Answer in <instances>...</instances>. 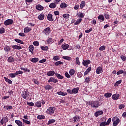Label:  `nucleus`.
<instances>
[{
	"label": "nucleus",
	"instance_id": "f257e3e1",
	"mask_svg": "<svg viewBox=\"0 0 126 126\" xmlns=\"http://www.w3.org/2000/svg\"><path fill=\"white\" fill-rule=\"evenodd\" d=\"M87 106H91L94 109H97L100 106V102L98 101H89L87 103Z\"/></svg>",
	"mask_w": 126,
	"mask_h": 126
},
{
	"label": "nucleus",
	"instance_id": "f03ea898",
	"mask_svg": "<svg viewBox=\"0 0 126 126\" xmlns=\"http://www.w3.org/2000/svg\"><path fill=\"white\" fill-rule=\"evenodd\" d=\"M56 111V108L55 107H50L46 110V114L48 115H54Z\"/></svg>",
	"mask_w": 126,
	"mask_h": 126
},
{
	"label": "nucleus",
	"instance_id": "7ed1b4c3",
	"mask_svg": "<svg viewBox=\"0 0 126 126\" xmlns=\"http://www.w3.org/2000/svg\"><path fill=\"white\" fill-rule=\"evenodd\" d=\"M112 121L113 122V126H117L118 125H119V123H120V119L118 118L117 117H114L112 119Z\"/></svg>",
	"mask_w": 126,
	"mask_h": 126
},
{
	"label": "nucleus",
	"instance_id": "20e7f679",
	"mask_svg": "<svg viewBox=\"0 0 126 126\" xmlns=\"http://www.w3.org/2000/svg\"><path fill=\"white\" fill-rule=\"evenodd\" d=\"M12 23H13V20L12 19H7L4 22V24L5 25V26L11 25Z\"/></svg>",
	"mask_w": 126,
	"mask_h": 126
},
{
	"label": "nucleus",
	"instance_id": "39448f33",
	"mask_svg": "<svg viewBox=\"0 0 126 126\" xmlns=\"http://www.w3.org/2000/svg\"><path fill=\"white\" fill-rule=\"evenodd\" d=\"M44 33H45V35H49L51 33V29L48 27L45 29L43 31Z\"/></svg>",
	"mask_w": 126,
	"mask_h": 126
},
{
	"label": "nucleus",
	"instance_id": "423d86ee",
	"mask_svg": "<svg viewBox=\"0 0 126 126\" xmlns=\"http://www.w3.org/2000/svg\"><path fill=\"white\" fill-rule=\"evenodd\" d=\"M120 98V94H115L112 95V98L113 100H119Z\"/></svg>",
	"mask_w": 126,
	"mask_h": 126
},
{
	"label": "nucleus",
	"instance_id": "0eeeda50",
	"mask_svg": "<svg viewBox=\"0 0 126 126\" xmlns=\"http://www.w3.org/2000/svg\"><path fill=\"white\" fill-rule=\"evenodd\" d=\"M71 121H73V123H77V122L80 121V118L79 116H76L73 118V120H71Z\"/></svg>",
	"mask_w": 126,
	"mask_h": 126
},
{
	"label": "nucleus",
	"instance_id": "6e6552de",
	"mask_svg": "<svg viewBox=\"0 0 126 126\" xmlns=\"http://www.w3.org/2000/svg\"><path fill=\"white\" fill-rule=\"evenodd\" d=\"M91 63V62L89 60H87L86 61L83 60V64L84 65V66H86V65H88V64H90V63Z\"/></svg>",
	"mask_w": 126,
	"mask_h": 126
},
{
	"label": "nucleus",
	"instance_id": "1a4fd4ad",
	"mask_svg": "<svg viewBox=\"0 0 126 126\" xmlns=\"http://www.w3.org/2000/svg\"><path fill=\"white\" fill-rule=\"evenodd\" d=\"M62 48L63 50H67L69 48V45L66 43H63L62 45Z\"/></svg>",
	"mask_w": 126,
	"mask_h": 126
},
{
	"label": "nucleus",
	"instance_id": "9d476101",
	"mask_svg": "<svg viewBox=\"0 0 126 126\" xmlns=\"http://www.w3.org/2000/svg\"><path fill=\"white\" fill-rule=\"evenodd\" d=\"M103 72V69L102 67L99 66L96 68V73L97 74H100V73H102Z\"/></svg>",
	"mask_w": 126,
	"mask_h": 126
},
{
	"label": "nucleus",
	"instance_id": "9b49d317",
	"mask_svg": "<svg viewBox=\"0 0 126 126\" xmlns=\"http://www.w3.org/2000/svg\"><path fill=\"white\" fill-rule=\"evenodd\" d=\"M58 81V80L53 77L49 78V80H48V82H54V83H57Z\"/></svg>",
	"mask_w": 126,
	"mask_h": 126
},
{
	"label": "nucleus",
	"instance_id": "f8f14e48",
	"mask_svg": "<svg viewBox=\"0 0 126 126\" xmlns=\"http://www.w3.org/2000/svg\"><path fill=\"white\" fill-rule=\"evenodd\" d=\"M29 50L32 55L34 54V46L33 45L29 46Z\"/></svg>",
	"mask_w": 126,
	"mask_h": 126
},
{
	"label": "nucleus",
	"instance_id": "ddd939ff",
	"mask_svg": "<svg viewBox=\"0 0 126 126\" xmlns=\"http://www.w3.org/2000/svg\"><path fill=\"white\" fill-rule=\"evenodd\" d=\"M22 96L24 99H26V98L29 96V94L26 93V92H24L22 94Z\"/></svg>",
	"mask_w": 126,
	"mask_h": 126
},
{
	"label": "nucleus",
	"instance_id": "4468645a",
	"mask_svg": "<svg viewBox=\"0 0 126 126\" xmlns=\"http://www.w3.org/2000/svg\"><path fill=\"white\" fill-rule=\"evenodd\" d=\"M47 19L49 21H54V19H53V15H52V14H48L47 15Z\"/></svg>",
	"mask_w": 126,
	"mask_h": 126
},
{
	"label": "nucleus",
	"instance_id": "2eb2a0df",
	"mask_svg": "<svg viewBox=\"0 0 126 126\" xmlns=\"http://www.w3.org/2000/svg\"><path fill=\"white\" fill-rule=\"evenodd\" d=\"M30 61H31V62H32V63H37V62H39V58H32V59H31Z\"/></svg>",
	"mask_w": 126,
	"mask_h": 126
},
{
	"label": "nucleus",
	"instance_id": "dca6fc26",
	"mask_svg": "<svg viewBox=\"0 0 126 126\" xmlns=\"http://www.w3.org/2000/svg\"><path fill=\"white\" fill-rule=\"evenodd\" d=\"M47 75L48 76H53V75H55V71H49L47 73Z\"/></svg>",
	"mask_w": 126,
	"mask_h": 126
},
{
	"label": "nucleus",
	"instance_id": "f3484780",
	"mask_svg": "<svg viewBox=\"0 0 126 126\" xmlns=\"http://www.w3.org/2000/svg\"><path fill=\"white\" fill-rule=\"evenodd\" d=\"M47 43L48 45H50V44H52V43H54V40H53V38L51 37H48V38L47 40Z\"/></svg>",
	"mask_w": 126,
	"mask_h": 126
},
{
	"label": "nucleus",
	"instance_id": "a211bd4d",
	"mask_svg": "<svg viewBox=\"0 0 126 126\" xmlns=\"http://www.w3.org/2000/svg\"><path fill=\"white\" fill-rule=\"evenodd\" d=\"M79 90V88H75L72 89V93L73 94H77V93H78V91Z\"/></svg>",
	"mask_w": 126,
	"mask_h": 126
},
{
	"label": "nucleus",
	"instance_id": "6ab92c4d",
	"mask_svg": "<svg viewBox=\"0 0 126 126\" xmlns=\"http://www.w3.org/2000/svg\"><path fill=\"white\" fill-rule=\"evenodd\" d=\"M8 63H14V58H13L12 56L9 57L7 59Z\"/></svg>",
	"mask_w": 126,
	"mask_h": 126
},
{
	"label": "nucleus",
	"instance_id": "aec40b11",
	"mask_svg": "<svg viewBox=\"0 0 126 126\" xmlns=\"http://www.w3.org/2000/svg\"><path fill=\"white\" fill-rule=\"evenodd\" d=\"M36 9H37V10H43L44 7L40 4H38L36 6Z\"/></svg>",
	"mask_w": 126,
	"mask_h": 126
},
{
	"label": "nucleus",
	"instance_id": "412c9836",
	"mask_svg": "<svg viewBox=\"0 0 126 126\" xmlns=\"http://www.w3.org/2000/svg\"><path fill=\"white\" fill-rule=\"evenodd\" d=\"M57 94L58 95H60L61 96H66V95H67V93H63L62 91L57 92Z\"/></svg>",
	"mask_w": 126,
	"mask_h": 126
},
{
	"label": "nucleus",
	"instance_id": "4be33fe9",
	"mask_svg": "<svg viewBox=\"0 0 126 126\" xmlns=\"http://www.w3.org/2000/svg\"><path fill=\"white\" fill-rule=\"evenodd\" d=\"M12 48H13V49H15V50H21L22 49L21 48V46H20V45H13Z\"/></svg>",
	"mask_w": 126,
	"mask_h": 126
},
{
	"label": "nucleus",
	"instance_id": "5701e85b",
	"mask_svg": "<svg viewBox=\"0 0 126 126\" xmlns=\"http://www.w3.org/2000/svg\"><path fill=\"white\" fill-rule=\"evenodd\" d=\"M38 18L39 20H43L45 18V15L41 13L38 16Z\"/></svg>",
	"mask_w": 126,
	"mask_h": 126
},
{
	"label": "nucleus",
	"instance_id": "b1692460",
	"mask_svg": "<svg viewBox=\"0 0 126 126\" xmlns=\"http://www.w3.org/2000/svg\"><path fill=\"white\" fill-rule=\"evenodd\" d=\"M30 31H31V28L29 27L25 28L24 29V32L25 33H29V32H30Z\"/></svg>",
	"mask_w": 126,
	"mask_h": 126
},
{
	"label": "nucleus",
	"instance_id": "393cba45",
	"mask_svg": "<svg viewBox=\"0 0 126 126\" xmlns=\"http://www.w3.org/2000/svg\"><path fill=\"white\" fill-rule=\"evenodd\" d=\"M44 88L45 90H51V89H53V87L51 85H49L45 86Z\"/></svg>",
	"mask_w": 126,
	"mask_h": 126
},
{
	"label": "nucleus",
	"instance_id": "a878e982",
	"mask_svg": "<svg viewBox=\"0 0 126 126\" xmlns=\"http://www.w3.org/2000/svg\"><path fill=\"white\" fill-rule=\"evenodd\" d=\"M15 122L18 126H22L23 125L22 122L19 120H15Z\"/></svg>",
	"mask_w": 126,
	"mask_h": 126
},
{
	"label": "nucleus",
	"instance_id": "bb28decb",
	"mask_svg": "<svg viewBox=\"0 0 126 126\" xmlns=\"http://www.w3.org/2000/svg\"><path fill=\"white\" fill-rule=\"evenodd\" d=\"M95 117H98V116H100V115H103V111H97L95 113Z\"/></svg>",
	"mask_w": 126,
	"mask_h": 126
},
{
	"label": "nucleus",
	"instance_id": "cd10ccee",
	"mask_svg": "<svg viewBox=\"0 0 126 126\" xmlns=\"http://www.w3.org/2000/svg\"><path fill=\"white\" fill-rule=\"evenodd\" d=\"M40 48L42 51H48L49 47L48 46H41Z\"/></svg>",
	"mask_w": 126,
	"mask_h": 126
},
{
	"label": "nucleus",
	"instance_id": "c85d7f7f",
	"mask_svg": "<svg viewBox=\"0 0 126 126\" xmlns=\"http://www.w3.org/2000/svg\"><path fill=\"white\" fill-rule=\"evenodd\" d=\"M85 4H86L85 1H82L80 5V8L82 9V8H83V7L85 6Z\"/></svg>",
	"mask_w": 126,
	"mask_h": 126
},
{
	"label": "nucleus",
	"instance_id": "c756f323",
	"mask_svg": "<svg viewBox=\"0 0 126 126\" xmlns=\"http://www.w3.org/2000/svg\"><path fill=\"white\" fill-rule=\"evenodd\" d=\"M41 103L42 102H41V101H37L35 103V106H37L38 108H40V107H41L42 106Z\"/></svg>",
	"mask_w": 126,
	"mask_h": 126
},
{
	"label": "nucleus",
	"instance_id": "7c9ffc66",
	"mask_svg": "<svg viewBox=\"0 0 126 126\" xmlns=\"http://www.w3.org/2000/svg\"><path fill=\"white\" fill-rule=\"evenodd\" d=\"M55 75L59 79H63V76H62L61 74L59 73H56Z\"/></svg>",
	"mask_w": 126,
	"mask_h": 126
},
{
	"label": "nucleus",
	"instance_id": "2f4dec72",
	"mask_svg": "<svg viewBox=\"0 0 126 126\" xmlns=\"http://www.w3.org/2000/svg\"><path fill=\"white\" fill-rule=\"evenodd\" d=\"M112 96V93H105L104 94V97H105V98H110V97H111Z\"/></svg>",
	"mask_w": 126,
	"mask_h": 126
},
{
	"label": "nucleus",
	"instance_id": "473e14b6",
	"mask_svg": "<svg viewBox=\"0 0 126 126\" xmlns=\"http://www.w3.org/2000/svg\"><path fill=\"white\" fill-rule=\"evenodd\" d=\"M98 20H102V21H104L105 20V18H104V16L103 15H100L97 17Z\"/></svg>",
	"mask_w": 126,
	"mask_h": 126
},
{
	"label": "nucleus",
	"instance_id": "72a5a7b5",
	"mask_svg": "<svg viewBox=\"0 0 126 126\" xmlns=\"http://www.w3.org/2000/svg\"><path fill=\"white\" fill-rule=\"evenodd\" d=\"M20 69L21 70H24V72H29L30 71V69L27 68H23V67H21Z\"/></svg>",
	"mask_w": 126,
	"mask_h": 126
},
{
	"label": "nucleus",
	"instance_id": "f704fd0d",
	"mask_svg": "<svg viewBox=\"0 0 126 126\" xmlns=\"http://www.w3.org/2000/svg\"><path fill=\"white\" fill-rule=\"evenodd\" d=\"M82 21V19H78L76 22L74 23V25H78V24H80L81 22Z\"/></svg>",
	"mask_w": 126,
	"mask_h": 126
},
{
	"label": "nucleus",
	"instance_id": "c9c22d12",
	"mask_svg": "<svg viewBox=\"0 0 126 126\" xmlns=\"http://www.w3.org/2000/svg\"><path fill=\"white\" fill-rule=\"evenodd\" d=\"M4 78L5 81L6 82H8L9 83V84H12V81L11 80H10L9 79L5 77H4Z\"/></svg>",
	"mask_w": 126,
	"mask_h": 126
},
{
	"label": "nucleus",
	"instance_id": "e433bc0d",
	"mask_svg": "<svg viewBox=\"0 0 126 126\" xmlns=\"http://www.w3.org/2000/svg\"><path fill=\"white\" fill-rule=\"evenodd\" d=\"M77 15L79 17H80L81 18H83V17H84V15H85L84 14H83V13L79 12L78 13Z\"/></svg>",
	"mask_w": 126,
	"mask_h": 126
},
{
	"label": "nucleus",
	"instance_id": "4c0bfd02",
	"mask_svg": "<svg viewBox=\"0 0 126 126\" xmlns=\"http://www.w3.org/2000/svg\"><path fill=\"white\" fill-rule=\"evenodd\" d=\"M56 6H57V5H56L55 3H51L49 5V7H50V8H55Z\"/></svg>",
	"mask_w": 126,
	"mask_h": 126
},
{
	"label": "nucleus",
	"instance_id": "58836bf2",
	"mask_svg": "<svg viewBox=\"0 0 126 126\" xmlns=\"http://www.w3.org/2000/svg\"><path fill=\"white\" fill-rule=\"evenodd\" d=\"M69 73L71 75H73L75 73V70L73 69H71L69 72Z\"/></svg>",
	"mask_w": 126,
	"mask_h": 126
},
{
	"label": "nucleus",
	"instance_id": "ea45409f",
	"mask_svg": "<svg viewBox=\"0 0 126 126\" xmlns=\"http://www.w3.org/2000/svg\"><path fill=\"white\" fill-rule=\"evenodd\" d=\"M15 42H16L17 43H19V44H24V42H23L22 41V40H21L20 39H15Z\"/></svg>",
	"mask_w": 126,
	"mask_h": 126
},
{
	"label": "nucleus",
	"instance_id": "a19ab883",
	"mask_svg": "<svg viewBox=\"0 0 126 126\" xmlns=\"http://www.w3.org/2000/svg\"><path fill=\"white\" fill-rule=\"evenodd\" d=\"M4 50L5 52H9V51H10V47L9 46H6L4 48Z\"/></svg>",
	"mask_w": 126,
	"mask_h": 126
},
{
	"label": "nucleus",
	"instance_id": "79ce46f5",
	"mask_svg": "<svg viewBox=\"0 0 126 126\" xmlns=\"http://www.w3.org/2000/svg\"><path fill=\"white\" fill-rule=\"evenodd\" d=\"M38 120H44L45 116L44 115H38L37 116Z\"/></svg>",
	"mask_w": 126,
	"mask_h": 126
},
{
	"label": "nucleus",
	"instance_id": "37998d69",
	"mask_svg": "<svg viewBox=\"0 0 126 126\" xmlns=\"http://www.w3.org/2000/svg\"><path fill=\"white\" fill-rule=\"evenodd\" d=\"M122 83V80L117 81L114 84V86H119Z\"/></svg>",
	"mask_w": 126,
	"mask_h": 126
},
{
	"label": "nucleus",
	"instance_id": "c03bdc74",
	"mask_svg": "<svg viewBox=\"0 0 126 126\" xmlns=\"http://www.w3.org/2000/svg\"><path fill=\"white\" fill-rule=\"evenodd\" d=\"M85 83H89V82H90V77H86L85 80Z\"/></svg>",
	"mask_w": 126,
	"mask_h": 126
},
{
	"label": "nucleus",
	"instance_id": "a18cd8bd",
	"mask_svg": "<svg viewBox=\"0 0 126 126\" xmlns=\"http://www.w3.org/2000/svg\"><path fill=\"white\" fill-rule=\"evenodd\" d=\"M76 63L78 65H80V62H79V58H76Z\"/></svg>",
	"mask_w": 126,
	"mask_h": 126
},
{
	"label": "nucleus",
	"instance_id": "49530a36",
	"mask_svg": "<svg viewBox=\"0 0 126 126\" xmlns=\"http://www.w3.org/2000/svg\"><path fill=\"white\" fill-rule=\"evenodd\" d=\"M23 121L24 123H25V124H27V125H30V124H31L30 121L25 120V119H23Z\"/></svg>",
	"mask_w": 126,
	"mask_h": 126
},
{
	"label": "nucleus",
	"instance_id": "de8ad7c7",
	"mask_svg": "<svg viewBox=\"0 0 126 126\" xmlns=\"http://www.w3.org/2000/svg\"><path fill=\"white\" fill-rule=\"evenodd\" d=\"M60 7H61L62 8H63V7H66V4L64 2H63V3H62L61 4H60Z\"/></svg>",
	"mask_w": 126,
	"mask_h": 126
},
{
	"label": "nucleus",
	"instance_id": "09e8293b",
	"mask_svg": "<svg viewBox=\"0 0 126 126\" xmlns=\"http://www.w3.org/2000/svg\"><path fill=\"white\" fill-rule=\"evenodd\" d=\"M54 61H59L60 57L58 56H55L53 57Z\"/></svg>",
	"mask_w": 126,
	"mask_h": 126
},
{
	"label": "nucleus",
	"instance_id": "8fccbe9b",
	"mask_svg": "<svg viewBox=\"0 0 126 126\" xmlns=\"http://www.w3.org/2000/svg\"><path fill=\"white\" fill-rule=\"evenodd\" d=\"M55 122H56V120L51 119L48 121V123L49 125H51V124H53V123H55Z\"/></svg>",
	"mask_w": 126,
	"mask_h": 126
},
{
	"label": "nucleus",
	"instance_id": "3c124183",
	"mask_svg": "<svg viewBox=\"0 0 126 126\" xmlns=\"http://www.w3.org/2000/svg\"><path fill=\"white\" fill-rule=\"evenodd\" d=\"M16 73H10L9 74V76H10V77H11V78H13L14 77H15V76H16Z\"/></svg>",
	"mask_w": 126,
	"mask_h": 126
},
{
	"label": "nucleus",
	"instance_id": "603ef678",
	"mask_svg": "<svg viewBox=\"0 0 126 126\" xmlns=\"http://www.w3.org/2000/svg\"><path fill=\"white\" fill-rule=\"evenodd\" d=\"M63 60H66L67 61H69L70 60V57L68 56H63Z\"/></svg>",
	"mask_w": 126,
	"mask_h": 126
},
{
	"label": "nucleus",
	"instance_id": "864d4df0",
	"mask_svg": "<svg viewBox=\"0 0 126 126\" xmlns=\"http://www.w3.org/2000/svg\"><path fill=\"white\" fill-rule=\"evenodd\" d=\"M121 60H122V61H123V62H126V57L123 55L121 56L120 57Z\"/></svg>",
	"mask_w": 126,
	"mask_h": 126
},
{
	"label": "nucleus",
	"instance_id": "5fc2aeb1",
	"mask_svg": "<svg viewBox=\"0 0 126 126\" xmlns=\"http://www.w3.org/2000/svg\"><path fill=\"white\" fill-rule=\"evenodd\" d=\"M63 63L61 61L56 62L55 63V65H59V64H63Z\"/></svg>",
	"mask_w": 126,
	"mask_h": 126
},
{
	"label": "nucleus",
	"instance_id": "6e6d98bb",
	"mask_svg": "<svg viewBox=\"0 0 126 126\" xmlns=\"http://www.w3.org/2000/svg\"><path fill=\"white\" fill-rule=\"evenodd\" d=\"M33 45H34V46H35V47H38V46H39V42L37 41H34L33 42Z\"/></svg>",
	"mask_w": 126,
	"mask_h": 126
},
{
	"label": "nucleus",
	"instance_id": "4d7b16f0",
	"mask_svg": "<svg viewBox=\"0 0 126 126\" xmlns=\"http://www.w3.org/2000/svg\"><path fill=\"white\" fill-rule=\"evenodd\" d=\"M4 28H0V34H3V33H4Z\"/></svg>",
	"mask_w": 126,
	"mask_h": 126
},
{
	"label": "nucleus",
	"instance_id": "13d9d810",
	"mask_svg": "<svg viewBox=\"0 0 126 126\" xmlns=\"http://www.w3.org/2000/svg\"><path fill=\"white\" fill-rule=\"evenodd\" d=\"M124 108H125V104H121L119 106V109H120V110H122V109H124Z\"/></svg>",
	"mask_w": 126,
	"mask_h": 126
},
{
	"label": "nucleus",
	"instance_id": "bf43d9fd",
	"mask_svg": "<svg viewBox=\"0 0 126 126\" xmlns=\"http://www.w3.org/2000/svg\"><path fill=\"white\" fill-rule=\"evenodd\" d=\"M122 73H124V70H119L118 72H117V75H120V74H122Z\"/></svg>",
	"mask_w": 126,
	"mask_h": 126
},
{
	"label": "nucleus",
	"instance_id": "052dcab7",
	"mask_svg": "<svg viewBox=\"0 0 126 126\" xmlns=\"http://www.w3.org/2000/svg\"><path fill=\"white\" fill-rule=\"evenodd\" d=\"M111 122H112V119L109 118L108 120H107V122H106V126H109V125H110V123H111Z\"/></svg>",
	"mask_w": 126,
	"mask_h": 126
},
{
	"label": "nucleus",
	"instance_id": "680f3d73",
	"mask_svg": "<svg viewBox=\"0 0 126 126\" xmlns=\"http://www.w3.org/2000/svg\"><path fill=\"white\" fill-rule=\"evenodd\" d=\"M105 49H106V47H105V46L103 45V46H101L100 47H99V51H104V50H105Z\"/></svg>",
	"mask_w": 126,
	"mask_h": 126
},
{
	"label": "nucleus",
	"instance_id": "e2e57ef3",
	"mask_svg": "<svg viewBox=\"0 0 126 126\" xmlns=\"http://www.w3.org/2000/svg\"><path fill=\"white\" fill-rule=\"evenodd\" d=\"M63 17L65 19H67L69 17V14H65L63 15Z\"/></svg>",
	"mask_w": 126,
	"mask_h": 126
},
{
	"label": "nucleus",
	"instance_id": "0e129e2a",
	"mask_svg": "<svg viewBox=\"0 0 126 126\" xmlns=\"http://www.w3.org/2000/svg\"><path fill=\"white\" fill-rule=\"evenodd\" d=\"M77 76L78 77H79V78H81V77H82V73L80 72H79L78 73H77Z\"/></svg>",
	"mask_w": 126,
	"mask_h": 126
},
{
	"label": "nucleus",
	"instance_id": "69168bd1",
	"mask_svg": "<svg viewBox=\"0 0 126 126\" xmlns=\"http://www.w3.org/2000/svg\"><path fill=\"white\" fill-rule=\"evenodd\" d=\"M23 73V72L22 71H17L16 72V75H18V74H22Z\"/></svg>",
	"mask_w": 126,
	"mask_h": 126
},
{
	"label": "nucleus",
	"instance_id": "338daca9",
	"mask_svg": "<svg viewBox=\"0 0 126 126\" xmlns=\"http://www.w3.org/2000/svg\"><path fill=\"white\" fill-rule=\"evenodd\" d=\"M27 105L28 106H31V107H33L34 106V103H33V102H27Z\"/></svg>",
	"mask_w": 126,
	"mask_h": 126
},
{
	"label": "nucleus",
	"instance_id": "774afa93",
	"mask_svg": "<svg viewBox=\"0 0 126 126\" xmlns=\"http://www.w3.org/2000/svg\"><path fill=\"white\" fill-rule=\"evenodd\" d=\"M107 126V124L106 123V122H101L100 124V126Z\"/></svg>",
	"mask_w": 126,
	"mask_h": 126
}]
</instances>
